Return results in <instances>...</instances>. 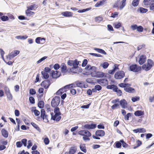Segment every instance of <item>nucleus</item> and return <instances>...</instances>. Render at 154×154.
<instances>
[{
    "mask_svg": "<svg viewBox=\"0 0 154 154\" xmlns=\"http://www.w3.org/2000/svg\"><path fill=\"white\" fill-rule=\"evenodd\" d=\"M131 85L128 83H121L119 84V86L121 88H123L124 89L126 88L127 87H130Z\"/></svg>",
    "mask_w": 154,
    "mask_h": 154,
    "instance_id": "nucleus-22",
    "label": "nucleus"
},
{
    "mask_svg": "<svg viewBox=\"0 0 154 154\" xmlns=\"http://www.w3.org/2000/svg\"><path fill=\"white\" fill-rule=\"evenodd\" d=\"M154 2V0H144L143 3L144 5L149 6Z\"/></svg>",
    "mask_w": 154,
    "mask_h": 154,
    "instance_id": "nucleus-19",
    "label": "nucleus"
},
{
    "mask_svg": "<svg viewBox=\"0 0 154 154\" xmlns=\"http://www.w3.org/2000/svg\"><path fill=\"white\" fill-rule=\"evenodd\" d=\"M97 127V125L96 124H85L83 126V129H87L88 130L92 129H95Z\"/></svg>",
    "mask_w": 154,
    "mask_h": 154,
    "instance_id": "nucleus-7",
    "label": "nucleus"
},
{
    "mask_svg": "<svg viewBox=\"0 0 154 154\" xmlns=\"http://www.w3.org/2000/svg\"><path fill=\"white\" fill-rule=\"evenodd\" d=\"M143 27L141 26H137V30L139 32H142L143 31Z\"/></svg>",
    "mask_w": 154,
    "mask_h": 154,
    "instance_id": "nucleus-45",
    "label": "nucleus"
},
{
    "mask_svg": "<svg viewBox=\"0 0 154 154\" xmlns=\"http://www.w3.org/2000/svg\"><path fill=\"white\" fill-rule=\"evenodd\" d=\"M80 149L84 153H86L87 152L86 146L84 144H81L79 146Z\"/></svg>",
    "mask_w": 154,
    "mask_h": 154,
    "instance_id": "nucleus-29",
    "label": "nucleus"
},
{
    "mask_svg": "<svg viewBox=\"0 0 154 154\" xmlns=\"http://www.w3.org/2000/svg\"><path fill=\"white\" fill-rule=\"evenodd\" d=\"M71 87H72L71 85H68L64 86L63 88H61L58 91V92L57 93H58L59 92L61 91L62 89H65V90L66 91V89H69Z\"/></svg>",
    "mask_w": 154,
    "mask_h": 154,
    "instance_id": "nucleus-31",
    "label": "nucleus"
},
{
    "mask_svg": "<svg viewBox=\"0 0 154 154\" xmlns=\"http://www.w3.org/2000/svg\"><path fill=\"white\" fill-rule=\"evenodd\" d=\"M133 131L135 133H137L138 132L144 133L146 132V130L145 129L143 128H138L134 130Z\"/></svg>",
    "mask_w": 154,
    "mask_h": 154,
    "instance_id": "nucleus-17",
    "label": "nucleus"
},
{
    "mask_svg": "<svg viewBox=\"0 0 154 154\" xmlns=\"http://www.w3.org/2000/svg\"><path fill=\"white\" fill-rule=\"evenodd\" d=\"M26 14L28 16H30L34 14V13L33 12L30 11L29 10H27L26 11Z\"/></svg>",
    "mask_w": 154,
    "mask_h": 154,
    "instance_id": "nucleus-37",
    "label": "nucleus"
},
{
    "mask_svg": "<svg viewBox=\"0 0 154 154\" xmlns=\"http://www.w3.org/2000/svg\"><path fill=\"white\" fill-rule=\"evenodd\" d=\"M1 20L3 21L8 20L9 19L8 17L7 16H3L1 17Z\"/></svg>",
    "mask_w": 154,
    "mask_h": 154,
    "instance_id": "nucleus-43",
    "label": "nucleus"
},
{
    "mask_svg": "<svg viewBox=\"0 0 154 154\" xmlns=\"http://www.w3.org/2000/svg\"><path fill=\"white\" fill-rule=\"evenodd\" d=\"M105 134V132L103 130H97L95 132V135L96 136L103 137L104 136Z\"/></svg>",
    "mask_w": 154,
    "mask_h": 154,
    "instance_id": "nucleus-14",
    "label": "nucleus"
},
{
    "mask_svg": "<svg viewBox=\"0 0 154 154\" xmlns=\"http://www.w3.org/2000/svg\"><path fill=\"white\" fill-rule=\"evenodd\" d=\"M21 142L22 145L23 144L24 146H26L27 145V140L26 139H23L22 140Z\"/></svg>",
    "mask_w": 154,
    "mask_h": 154,
    "instance_id": "nucleus-53",
    "label": "nucleus"
},
{
    "mask_svg": "<svg viewBox=\"0 0 154 154\" xmlns=\"http://www.w3.org/2000/svg\"><path fill=\"white\" fill-rule=\"evenodd\" d=\"M86 81L88 83L92 84L94 83L92 78H88L86 79Z\"/></svg>",
    "mask_w": 154,
    "mask_h": 154,
    "instance_id": "nucleus-60",
    "label": "nucleus"
},
{
    "mask_svg": "<svg viewBox=\"0 0 154 154\" xmlns=\"http://www.w3.org/2000/svg\"><path fill=\"white\" fill-rule=\"evenodd\" d=\"M76 85L77 87L81 88H86L85 85L83 84L82 82H77L76 83Z\"/></svg>",
    "mask_w": 154,
    "mask_h": 154,
    "instance_id": "nucleus-28",
    "label": "nucleus"
},
{
    "mask_svg": "<svg viewBox=\"0 0 154 154\" xmlns=\"http://www.w3.org/2000/svg\"><path fill=\"white\" fill-rule=\"evenodd\" d=\"M1 132L2 134L4 137L7 138L8 137V133L5 129H3Z\"/></svg>",
    "mask_w": 154,
    "mask_h": 154,
    "instance_id": "nucleus-24",
    "label": "nucleus"
},
{
    "mask_svg": "<svg viewBox=\"0 0 154 154\" xmlns=\"http://www.w3.org/2000/svg\"><path fill=\"white\" fill-rule=\"evenodd\" d=\"M63 15L66 17H70L72 16V13L69 11H65L62 13Z\"/></svg>",
    "mask_w": 154,
    "mask_h": 154,
    "instance_id": "nucleus-23",
    "label": "nucleus"
},
{
    "mask_svg": "<svg viewBox=\"0 0 154 154\" xmlns=\"http://www.w3.org/2000/svg\"><path fill=\"white\" fill-rule=\"evenodd\" d=\"M125 75L124 72L122 70L119 71L115 74L114 77L117 79H120L123 78Z\"/></svg>",
    "mask_w": 154,
    "mask_h": 154,
    "instance_id": "nucleus-5",
    "label": "nucleus"
},
{
    "mask_svg": "<svg viewBox=\"0 0 154 154\" xmlns=\"http://www.w3.org/2000/svg\"><path fill=\"white\" fill-rule=\"evenodd\" d=\"M97 91H100L102 89V87L99 85H97L94 86Z\"/></svg>",
    "mask_w": 154,
    "mask_h": 154,
    "instance_id": "nucleus-57",
    "label": "nucleus"
},
{
    "mask_svg": "<svg viewBox=\"0 0 154 154\" xmlns=\"http://www.w3.org/2000/svg\"><path fill=\"white\" fill-rule=\"evenodd\" d=\"M137 26L136 24H133L131 26V28L133 30H135L137 29Z\"/></svg>",
    "mask_w": 154,
    "mask_h": 154,
    "instance_id": "nucleus-58",
    "label": "nucleus"
},
{
    "mask_svg": "<svg viewBox=\"0 0 154 154\" xmlns=\"http://www.w3.org/2000/svg\"><path fill=\"white\" fill-rule=\"evenodd\" d=\"M73 67L70 69L71 72L74 73H79L80 72H81L82 70L78 67V65L79 64V61L75 59L73 61Z\"/></svg>",
    "mask_w": 154,
    "mask_h": 154,
    "instance_id": "nucleus-1",
    "label": "nucleus"
},
{
    "mask_svg": "<svg viewBox=\"0 0 154 154\" xmlns=\"http://www.w3.org/2000/svg\"><path fill=\"white\" fill-rule=\"evenodd\" d=\"M60 67V65L58 63L55 64L54 66V68L55 70H57Z\"/></svg>",
    "mask_w": 154,
    "mask_h": 154,
    "instance_id": "nucleus-63",
    "label": "nucleus"
},
{
    "mask_svg": "<svg viewBox=\"0 0 154 154\" xmlns=\"http://www.w3.org/2000/svg\"><path fill=\"white\" fill-rule=\"evenodd\" d=\"M128 87L124 89V90L126 92L129 93H134L135 92V91L134 88L132 87Z\"/></svg>",
    "mask_w": 154,
    "mask_h": 154,
    "instance_id": "nucleus-18",
    "label": "nucleus"
},
{
    "mask_svg": "<svg viewBox=\"0 0 154 154\" xmlns=\"http://www.w3.org/2000/svg\"><path fill=\"white\" fill-rule=\"evenodd\" d=\"M146 57L145 55H141L140 56L138 60L139 64L140 65L143 64L146 62Z\"/></svg>",
    "mask_w": 154,
    "mask_h": 154,
    "instance_id": "nucleus-10",
    "label": "nucleus"
},
{
    "mask_svg": "<svg viewBox=\"0 0 154 154\" xmlns=\"http://www.w3.org/2000/svg\"><path fill=\"white\" fill-rule=\"evenodd\" d=\"M120 104L123 108H125V105L127 104L126 100L124 99L121 100L120 101Z\"/></svg>",
    "mask_w": 154,
    "mask_h": 154,
    "instance_id": "nucleus-20",
    "label": "nucleus"
},
{
    "mask_svg": "<svg viewBox=\"0 0 154 154\" xmlns=\"http://www.w3.org/2000/svg\"><path fill=\"white\" fill-rule=\"evenodd\" d=\"M140 66H138L137 64H132L129 66V70L134 72H137L141 70Z\"/></svg>",
    "mask_w": 154,
    "mask_h": 154,
    "instance_id": "nucleus-4",
    "label": "nucleus"
},
{
    "mask_svg": "<svg viewBox=\"0 0 154 154\" xmlns=\"http://www.w3.org/2000/svg\"><path fill=\"white\" fill-rule=\"evenodd\" d=\"M20 53V51L18 50H15L14 52H12L8 54L9 56V59L10 60L11 58H13L15 56L18 54Z\"/></svg>",
    "mask_w": 154,
    "mask_h": 154,
    "instance_id": "nucleus-13",
    "label": "nucleus"
},
{
    "mask_svg": "<svg viewBox=\"0 0 154 154\" xmlns=\"http://www.w3.org/2000/svg\"><path fill=\"white\" fill-rule=\"evenodd\" d=\"M47 58V56H44L42 58L40 59L37 62V63H40L41 62L45 60V59H46Z\"/></svg>",
    "mask_w": 154,
    "mask_h": 154,
    "instance_id": "nucleus-54",
    "label": "nucleus"
},
{
    "mask_svg": "<svg viewBox=\"0 0 154 154\" xmlns=\"http://www.w3.org/2000/svg\"><path fill=\"white\" fill-rule=\"evenodd\" d=\"M28 38V36L26 35H18L16 36V38L17 39L25 40Z\"/></svg>",
    "mask_w": 154,
    "mask_h": 154,
    "instance_id": "nucleus-33",
    "label": "nucleus"
},
{
    "mask_svg": "<svg viewBox=\"0 0 154 154\" xmlns=\"http://www.w3.org/2000/svg\"><path fill=\"white\" fill-rule=\"evenodd\" d=\"M154 64L153 61L150 59H148L147 60V63L143 64L142 66V69L147 71L151 69Z\"/></svg>",
    "mask_w": 154,
    "mask_h": 154,
    "instance_id": "nucleus-2",
    "label": "nucleus"
},
{
    "mask_svg": "<svg viewBox=\"0 0 154 154\" xmlns=\"http://www.w3.org/2000/svg\"><path fill=\"white\" fill-rule=\"evenodd\" d=\"M76 148L75 147H72L70 148L69 152V154H74L76 152Z\"/></svg>",
    "mask_w": 154,
    "mask_h": 154,
    "instance_id": "nucleus-26",
    "label": "nucleus"
},
{
    "mask_svg": "<svg viewBox=\"0 0 154 154\" xmlns=\"http://www.w3.org/2000/svg\"><path fill=\"white\" fill-rule=\"evenodd\" d=\"M51 76L53 79H57L61 75V72L58 71L53 70L51 72Z\"/></svg>",
    "mask_w": 154,
    "mask_h": 154,
    "instance_id": "nucleus-9",
    "label": "nucleus"
},
{
    "mask_svg": "<svg viewBox=\"0 0 154 154\" xmlns=\"http://www.w3.org/2000/svg\"><path fill=\"white\" fill-rule=\"evenodd\" d=\"M51 119L55 121L56 122L59 121L61 119V116H60V115H58L56 116L55 115H54V113L53 112L51 113Z\"/></svg>",
    "mask_w": 154,
    "mask_h": 154,
    "instance_id": "nucleus-11",
    "label": "nucleus"
},
{
    "mask_svg": "<svg viewBox=\"0 0 154 154\" xmlns=\"http://www.w3.org/2000/svg\"><path fill=\"white\" fill-rule=\"evenodd\" d=\"M126 0H123L121 2L122 4L121 5L120 7V9L121 10L122 9V8L125 6L126 5Z\"/></svg>",
    "mask_w": 154,
    "mask_h": 154,
    "instance_id": "nucleus-38",
    "label": "nucleus"
},
{
    "mask_svg": "<svg viewBox=\"0 0 154 154\" xmlns=\"http://www.w3.org/2000/svg\"><path fill=\"white\" fill-rule=\"evenodd\" d=\"M144 114L143 112L141 110H137L134 113V115L137 116H140Z\"/></svg>",
    "mask_w": 154,
    "mask_h": 154,
    "instance_id": "nucleus-25",
    "label": "nucleus"
},
{
    "mask_svg": "<svg viewBox=\"0 0 154 154\" xmlns=\"http://www.w3.org/2000/svg\"><path fill=\"white\" fill-rule=\"evenodd\" d=\"M88 63V60L86 59H85L83 61L82 66V67H85Z\"/></svg>",
    "mask_w": 154,
    "mask_h": 154,
    "instance_id": "nucleus-56",
    "label": "nucleus"
},
{
    "mask_svg": "<svg viewBox=\"0 0 154 154\" xmlns=\"http://www.w3.org/2000/svg\"><path fill=\"white\" fill-rule=\"evenodd\" d=\"M131 115V113H128L127 114V115H125V118L124 119L125 120H128L129 119V117Z\"/></svg>",
    "mask_w": 154,
    "mask_h": 154,
    "instance_id": "nucleus-50",
    "label": "nucleus"
},
{
    "mask_svg": "<svg viewBox=\"0 0 154 154\" xmlns=\"http://www.w3.org/2000/svg\"><path fill=\"white\" fill-rule=\"evenodd\" d=\"M105 73L103 72L99 71L95 72V74L94 75H93V73H91V75L92 76L98 78H102L103 77Z\"/></svg>",
    "mask_w": 154,
    "mask_h": 154,
    "instance_id": "nucleus-12",
    "label": "nucleus"
},
{
    "mask_svg": "<svg viewBox=\"0 0 154 154\" xmlns=\"http://www.w3.org/2000/svg\"><path fill=\"white\" fill-rule=\"evenodd\" d=\"M107 0H102L100 1L99 2H98L95 5V7H98L100 6L101 5H103L105 2L107 1Z\"/></svg>",
    "mask_w": 154,
    "mask_h": 154,
    "instance_id": "nucleus-21",
    "label": "nucleus"
},
{
    "mask_svg": "<svg viewBox=\"0 0 154 154\" xmlns=\"http://www.w3.org/2000/svg\"><path fill=\"white\" fill-rule=\"evenodd\" d=\"M121 23L120 22H119L118 23L115 24V28L116 29L119 28L120 27H121Z\"/></svg>",
    "mask_w": 154,
    "mask_h": 154,
    "instance_id": "nucleus-55",
    "label": "nucleus"
},
{
    "mask_svg": "<svg viewBox=\"0 0 154 154\" xmlns=\"http://www.w3.org/2000/svg\"><path fill=\"white\" fill-rule=\"evenodd\" d=\"M38 107L40 108V109H42L43 108L44 105V102L40 100L38 102Z\"/></svg>",
    "mask_w": 154,
    "mask_h": 154,
    "instance_id": "nucleus-32",
    "label": "nucleus"
},
{
    "mask_svg": "<svg viewBox=\"0 0 154 154\" xmlns=\"http://www.w3.org/2000/svg\"><path fill=\"white\" fill-rule=\"evenodd\" d=\"M85 132L86 130H81L78 132V133L79 134L84 136L85 135Z\"/></svg>",
    "mask_w": 154,
    "mask_h": 154,
    "instance_id": "nucleus-52",
    "label": "nucleus"
},
{
    "mask_svg": "<svg viewBox=\"0 0 154 154\" xmlns=\"http://www.w3.org/2000/svg\"><path fill=\"white\" fill-rule=\"evenodd\" d=\"M51 79H49L48 80H45L43 81L40 84L41 86H43L45 89H47L51 85Z\"/></svg>",
    "mask_w": 154,
    "mask_h": 154,
    "instance_id": "nucleus-6",
    "label": "nucleus"
},
{
    "mask_svg": "<svg viewBox=\"0 0 154 154\" xmlns=\"http://www.w3.org/2000/svg\"><path fill=\"white\" fill-rule=\"evenodd\" d=\"M116 146V148H121L122 146V143L119 141H117L115 143Z\"/></svg>",
    "mask_w": 154,
    "mask_h": 154,
    "instance_id": "nucleus-39",
    "label": "nucleus"
},
{
    "mask_svg": "<svg viewBox=\"0 0 154 154\" xmlns=\"http://www.w3.org/2000/svg\"><path fill=\"white\" fill-rule=\"evenodd\" d=\"M139 11L141 13H145L148 11V9L142 7H140Z\"/></svg>",
    "mask_w": 154,
    "mask_h": 154,
    "instance_id": "nucleus-36",
    "label": "nucleus"
},
{
    "mask_svg": "<svg viewBox=\"0 0 154 154\" xmlns=\"http://www.w3.org/2000/svg\"><path fill=\"white\" fill-rule=\"evenodd\" d=\"M120 142L122 144V146L124 148H126L128 147V145L127 144L124 140L123 139L120 140Z\"/></svg>",
    "mask_w": 154,
    "mask_h": 154,
    "instance_id": "nucleus-41",
    "label": "nucleus"
},
{
    "mask_svg": "<svg viewBox=\"0 0 154 154\" xmlns=\"http://www.w3.org/2000/svg\"><path fill=\"white\" fill-rule=\"evenodd\" d=\"M140 0H133L132 2V5L134 7L137 6L139 3Z\"/></svg>",
    "mask_w": 154,
    "mask_h": 154,
    "instance_id": "nucleus-35",
    "label": "nucleus"
},
{
    "mask_svg": "<svg viewBox=\"0 0 154 154\" xmlns=\"http://www.w3.org/2000/svg\"><path fill=\"white\" fill-rule=\"evenodd\" d=\"M103 18L102 17L99 16L95 17V20L96 22H100L102 20Z\"/></svg>",
    "mask_w": 154,
    "mask_h": 154,
    "instance_id": "nucleus-48",
    "label": "nucleus"
},
{
    "mask_svg": "<svg viewBox=\"0 0 154 154\" xmlns=\"http://www.w3.org/2000/svg\"><path fill=\"white\" fill-rule=\"evenodd\" d=\"M119 105L118 103H115L112 106L111 108L112 109H115L117 107L119 106Z\"/></svg>",
    "mask_w": 154,
    "mask_h": 154,
    "instance_id": "nucleus-62",
    "label": "nucleus"
},
{
    "mask_svg": "<svg viewBox=\"0 0 154 154\" xmlns=\"http://www.w3.org/2000/svg\"><path fill=\"white\" fill-rule=\"evenodd\" d=\"M16 119L17 122V131H19L20 130V120L18 118H16Z\"/></svg>",
    "mask_w": 154,
    "mask_h": 154,
    "instance_id": "nucleus-51",
    "label": "nucleus"
},
{
    "mask_svg": "<svg viewBox=\"0 0 154 154\" xmlns=\"http://www.w3.org/2000/svg\"><path fill=\"white\" fill-rule=\"evenodd\" d=\"M106 88L107 89L112 90L113 91H116L117 89V87L114 85H107Z\"/></svg>",
    "mask_w": 154,
    "mask_h": 154,
    "instance_id": "nucleus-16",
    "label": "nucleus"
},
{
    "mask_svg": "<svg viewBox=\"0 0 154 154\" xmlns=\"http://www.w3.org/2000/svg\"><path fill=\"white\" fill-rule=\"evenodd\" d=\"M115 92H117L118 95L119 96H120L122 95V91L120 89H118V88H117V89L116 91H114Z\"/></svg>",
    "mask_w": 154,
    "mask_h": 154,
    "instance_id": "nucleus-59",
    "label": "nucleus"
},
{
    "mask_svg": "<svg viewBox=\"0 0 154 154\" xmlns=\"http://www.w3.org/2000/svg\"><path fill=\"white\" fill-rule=\"evenodd\" d=\"M41 74L42 75V78L45 79H48L49 77V75L48 73L42 71L41 72Z\"/></svg>",
    "mask_w": 154,
    "mask_h": 154,
    "instance_id": "nucleus-27",
    "label": "nucleus"
},
{
    "mask_svg": "<svg viewBox=\"0 0 154 154\" xmlns=\"http://www.w3.org/2000/svg\"><path fill=\"white\" fill-rule=\"evenodd\" d=\"M97 82L102 86H105L108 84V81L106 79H97Z\"/></svg>",
    "mask_w": 154,
    "mask_h": 154,
    "instance_id": "nucleus-8",
    "label": "nucleus"
},
{
    "mask_svg": "<svg viewBox=\"0 0 154 154\" xmlns=\"http://www.w3.org/2000/svg\"><path fill=\"white\" fill-rule=\"evenodd\" d=\"M31 124L36 129L38 130L39 132H41V130L39 128L35 123L33 122H31Z\"/></svg>",
    "mask_w": 154,
    "mask_h": 154,
    "instance_id": "nucleus-34",
    "label": "nucleus"
},
{
    "mask_svg": "<svg viewBox=\"0 0 154 154\" xmlns=\"http://www.w3.org/2000/svg\"><path fill=\"white\" fill-rule=\"evenodd\" d=\"M21 141H18L16 143V146L18 148L21 147L22 146Z\"/></svg>",
    "mask_w": 154,
    "mask_h": 154,
    "instance_id": "nucleus-61",
    "label": "nucleus"
},
{
    "mask_svg": "<svg viewBox=\"0 0 154 154\" xmlns=\"http://www.w3.org/2000/svg\"><path fill=\"white\" fill-rule=\"evenodd\" d=\"M61 72L63 74H65L67 71V67L64 63H62L61 65Z\"/></svg>",
    "mask_w": 154,
    "mask_h": 154,
    "instance_id": "nucleus-15",
    "label": "nucleus"
},
{
    "mask_svg": "<svg viewBox=\"0 0 154 154\" xmlns=\"http://www.w3.org/2000/svg\"><path fill=\"white\" fill-rule=\"evenodd\" d=\"M109 64L107 62H104L102 65H101L105 69H106L108 66Z\"/></svg>",
    "mask_w": 154,
    "mask_h": 154,
    "instance_id": "nucleus-40",
    "label": "nucleus"
},
{
    "mask_svg": "<svg viewBox=\"0 0 154 154\" xmlns=\"http://www.w3.org/2000/svg\"><path fill=\"white\" fill-rule=\"evenodd\" d=\"M60 102V98L59 96H56L52 99L51 102V105L53 107H57Z\"/></svg>",
    "mask_w": 154,
    "mask_h": 154,
    "instance_id": "nucleus-3",
    "label": "nucleus"
},
{
    "mask_svg": "<svg viewBox=\"0 0 154 154\" xmlns=\"http://www.w3.org/2000/svg\"><path fill=\"white\" fill-rule=\"evenodd\" d=\"M136 143H137V145L136 146H134V149H135L137 148L138 147H139L142 144L141 141L139 140H137V141Z\"/></svg>",
    "mask_w": 154,
    "mask_h": 154,
    "instance_id": "nucleus-44",
    "label": "nucleus"
},
{
    "mask_svg": "<svg viewBox=\"0 0 154 154\" xmlns=\"http://www.w3.org/2000/svg\"><path fill=\"white\" fill-rule=\"evenodd\" d=\"M55 109H54V113H55V115L56 116L58 115H61V113L60 112L59 108L56 107H55Z\"/></svg>",
    "mask_w": 154,
    "mask_h": 154,
    "instance_id": "nucleus-30",
    "label": "nucleus"
},
{
    "mask_svg": "<svg viewBox=\"0 0 154 154\" xmlns=\"http://www.w3.org/2000/svg\"><path fill=\"white\" fill-rule=\"evenodd\" d=\"M33 112L35 115L36 116H39L40 114V112L37 109H35L34 110Z\"/></svg>",
    "mask_w": 154,
    "mask_h": 154,
    "instance_id": "nucleus-64",
    "label": "nucleus"
},
{
    "mask_svg": "<svg viewBox=\"0 0 154 154\" xmlns=\"http://www.w3.org/2000/svg\"><path fill=\"white\" fill-rule=\"evenodd\" d=\"M29 102L31 104H34L35 103V99L32 97H30L29 98Z\"/></svg>",
    "mask_w": 154,
    "mask_h": 154,
    "instance_id": "nucleus-49",
    "label": "nucleus"
},
{
    "mask_svg": "<svg viewBox=\"0 0 154 154\" xmlns=\"http://www.w3.org/2000/svg\"><path fill=\"white\" fill-rule=\"evenodd\" d=\"M140 100V97H139L136 96L132 97L131 98V100L133 102H135Z\"/></svg>",
    "mask_w": 154,
    "mask_h": 154,
    "instance_id": "nucleus-46",
    "label": "nucleus"
},
{
    "mask_svg": "<svg viewBox=\"0 0 154 154\" xmlns=\"http://www.w3.org/2000/svg\"><path fill=\"white\" fill-rule=\"evenodd\" d=\"M41 114L40 115V117L41 118H44V117L46 115L45 114V112L44 109H42L41 111Z\"/></svg>",
    "mask_w": 154,
    "mask_h": 154,
    "instance_id": "nucleus-42",
    "label": "nucleus"
},
{
    "mask_svg": "<svg viewBox=\"0 0 154 154\" xmlns=\"http://www.w3.org/2000/svg\"><path fill=\"white\" fill-rule=\"evenodd\" d=\"M29 94L31 95H34L36 93L35 90L33 88H31L29 89Z\"/></svg>",
    "mask_w": 154,
    "mask_h": 154,
    "instance_id": "nucleus-47",
    "label": "nucleus"
}]
</instances>
